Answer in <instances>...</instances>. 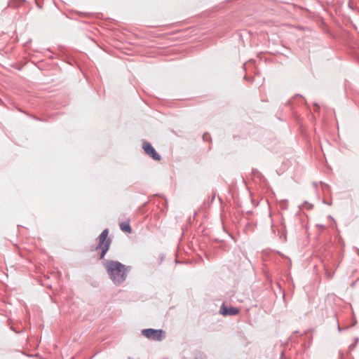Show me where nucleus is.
Segmentation results:
<instances>
[{
    "label": "nucleus",
    "mask_w": 359,
    "mask_h": 359,
    "mask_svg": "<svg viewBox=\"0 0 359 359\" xmlns=\"http://www.w3.org/2000/svg\"><path fill=\"white\" fill-rule=\"evenodd\" d=\"M104 268L113 283L120 285L126 280L130 266H127L118 261L104 260Z\"/></svg>",
    "instance_id": "nucleus-1"
},
{
    "label": "nucleus",
    "mask_w": 359,
    "mask_h": 359,
    "mask_svg": "<svg viewBox=\"0 0 359 359\" xmlns=\"http://www.w3.org/2000/svg\"><path fill=\"white\" fill-rule=\"evenodd\" d=\"M142 334L147 339L154 341H162L165 337V332L163 330L144 329Z\"/></svg>",
    "instance_id": "nucleus-2"
},
{
    "label": "nucleus",
    "mask_w": 359,
    "mask_h": 359,
    "mask_svg": "<svg viewBox=\"0 0 359 359\" xmlns=\"http://www.w3.org/2000/svg\"><path fill=\"white\" fill-rule=\"evenodd\" d=\"M109 231L108 229H104L102 233L99 236V247L102 248V253L100 255V259H102L105 255L106 252L108 251L111 241L110 239H107Z\"/></svg>",
    "instance_id": "nucleus-3"
},
{
    "label": "nucleus",
    "mask_w": 359,
    "mask_h": 359,
    "mask_svg": "<svg viewBox=\"0 0 359 359\" xmlns=\"http://www.w3.org/2000/svg\"><path fill=\"white\" fill-rule=\"evenodd\" d=\"M143 149L145 154L151 157L154 160L159 161L161 159V156L156 151L150 143L144 142Z\"/></svg>",
    "instance_id": "nucleus-4"
},
{
    "label": "nucleus",
    "mask_w": 359,
    "mask_h": 359,
    "mask_svg": "<svg viewBox=\"0 0 359 359\" xmlns=\"http://www.w3.org/2000/svg\"><path fill=\"white\" fill-rule=\"evenodd\" d=\"M239 310L236 307H227L223 304L220 307L219 313L224 316H236L238 313Z\"/></svg>",
    "instance_id": "nucleus-5"
},
{
    "label": "nucleus",
    "mask_w": 359,
    "mask_h": 359,
    "mask_svg": "<svg viewBox=\"0 0 359 359\" xmlns=\"http://www.w3.org/2000/svg\"><path fill=\"white\" fill-rule=\"evenodd\" d=\"M120 228L124 232L130 233L131 231V228L128 223L121 222L120 224Z\"/></svg>",
    "instance_id": "nucleus-6"
},
{
    "label": "nucleus",
    "mask_w": 359,
    "mask_h": 359,
    "mask_svg": "<svg viewBox=\"0 0 359 359\" xmlns=\"http://www.w3.org/2000/svg\"><path fill=\"white\" fill-rule=\"evenodd\" d=\"M203 137L204 140L208 141L210 138V135L205 133L203 135Z\"/></svg>",
    "instance_id": "nucleus-7"
},
{
    "label": "nucleus",
    "mask_w": 359,
    "mask_h": 359,
    "mask_svg": "<svg viewBox=\"0 0 359 359\" xmlns=\"http://www.w3.org/2000/svg\"><path fill=\"white\" fill-rule=\"evenodd\" d=\"M358 338H357V339H355V344H351V345L349 346V348H350L351 350H352V349H353V348H354V347H355V344L358 342Z\"/></svg>",
    "instance_id": "nucleus-8"
},
{
    "label": "nucleus",
    "mask_w": 359,
    "mask_h": 359,
    "mask_svg": "<svg viewBox=\"0 0 359 359\" xmlns=\"http://www.w3.org/2000/svg\"><path fill=\"white\" fill-rule=\"evenodd\" d=\"M195 359H205V357L203 355H200L198 357H196Z\"/></svg>",
    "instance_id": "nucleus-9"
},
{
    "label": "nucleus",
    "mask_w": 359,
    "mask_h": 359,
    "mask_svg": "<svg viewBox=\"0 0 359 359\" xmlns=\"http://www.w3.org/2000/svg\"><path fill=\"white\" fill-rule=\"evenodd\" d=\"M326 275H327V276L328 278H332V273H328V272H327V273H326Z\"/></svg>",
    "instance_id": "nucleus-10"
}]
</instances>
